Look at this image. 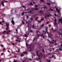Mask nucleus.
Instances as JSON below:
<instances>
[{"label": "nucleus", "instance_id": "obj_1", "mask_svg": "<svg viewBox=\"0 0 62 62\" xmlns=\"http://www.w3.org/2000/svg\"><path fill=\"white\" fill-rule=\"evenodd\" d=\"M56 21H57V19H56L54 20L55 23L54 24V25L55 26V27H57V28H58V26L57 25V23H56Z\"/></svg>", "mask_w": 62, "mask_h": 62}, {"label": "nucleus", "instance_id": "obj_2", "mask_svg": "<svg viewBox=\"0 0 62 62\" xmlns=\"http://www.w3.org/2000/svg\"><path fill=\"white\" fill-rule=\"evenodd\" d=\"M6 25L7 26V27L6 28V31L8 30V29H9V28H8V26H9V24L7 23H6Z\"/></svg>", "mask_w": 62, "mask_h": 62}, {"label": "nucleus", "instance_id": "obj_3", "mask_svg": "<svg viewBox=\"0 0 62 62\" xmlns=\"http://www.w3.org/2000/svg\"><path fill=\"white\" fill-rule=\"evenodd\" d=\"M14 19V18H12V20L11 21V23L12 24H13V25H14V21H13V19Z\"/></svg>", "mask_w": 62, "mask_h": 62}, {"label": "nucleus", "instance_id": "obj_4", "mask_svg": "<svg viewBox=\"0 0 62 62\" xmlns=\"http://www.w3.org/2000/svg\"><path fill=\"white\" fill-rule=\"evenodd\" d=\"M59 33L60 35H62V33L61 34L60 32V31H62V30H61V29H60L59 30Z\"/></svg>", "mask_w": 62, "mask_h": 62}, {"label": "nucleus", "instance_id": "obj_5", "mask_svg": "<svg viewBox=\"0 0 62 62\" xmlns=\"http://www.w3.org/2000/svg\"><path fill=\"white\" fill-rule=\"evenodd\" d=\"M57 51H59V50H60L61 51H62V48H60L59 49H58L56 50Z\"/></svg>", "mask_w": 62, "mask_h": 62}, {"label": "nucleus", "instance_id": "obj_6", "mask_svg": "<svg viewBox=\"0 0 62 62\" xmlns=\"http://www.w3.org/2000/svg\"><path fill=\"white\" fill-rule=\"evenodd\" d=\"M56 8V11H58V13H59V10H58V9L57 8Z\"/></svg>", "mask_w": 62, "mask_h": 62}, {"label": "nucleus", "instance_id": "obj_7", "mask_svg": "<svg viewBox=\"0 0 62 62\" xmlns=\"http://www.w3.org/2000/svg\"><path fill=\"white\" fill-rule=\"evenodd\" d=\"M1 4H2L3 6H4V2L2 1L1 3Z\"/></svg>", "mask_w": 62, "mask_h": 62}, {"label": "nucleus", "instance_id": "obj_8", "mask_svg": "<svg viewBox=\"0 0 62 62\" xmlns=\"http://www.w3.org/2000/svg\"><path fill=\"white\" fill-rule=\"evenodd\" d=\"M61 18H62V19L61 18L59 19V21L60 22H61V21H62V17H61Z\"/></svg>", "mask_w": 62, "mask_h": 62}, {"label": "nucleus", "instance_id": "obj_9", "mask_svg": "<svg viewBox=\"0 0 62 62\" xmlns=\"http://www.w3.org/2000/svg\"><path fill=\"white\" fill-rule=\"evenodd\" d=\"M47 4L48 6H50V3H47Z\"/></svg>", "mask_w": 62, "mask_h": 62}, {"label": "nucleus", "instance_id": "obj_10", "mask_svg": "<svg viewBox=\"0 0 62 62\" xmlns=\"http://www.w3.org/2000/svg\"><path fill=\"white\" fill-rule=\"evenodd\" d=\"M24 56V54H21V57H22V56Z\"/></svg>", "mask_w": 62, "mask_h": 62}, {"label": "nucleus", "instance_id": "obj_11", "mask_svg": "<svg viewBox=\"0 0 62 62\" xmlns=\"http://www.w3.org/2000/svg\"><path fill=\"white\" fill-rule=\"evenodd\" d=\"M53 41H53H53H52V42H51V43H50V44H51L52 43V44H54V43L53 42Z\"/></svg>", "mask_w": 62, "mask_h": 62}, {"label": "nucleus", "instance_id": "obj_12", "mask_svg": "<svg viewBox=\"0 0 62 62\" xmlns=\"http://www.w3.org/2000/svg\"><path fill=\"white\" fill-rule=\"evenodd\" d=\"M47 40H48V41H49L50 43H51V41H50L48 39H47Z\"/></svg>", "mask_w": 62, "mask_h": 62}, {"label": "nucleus", "instance_id": "obj_13", "mask_svg": "<svg viewBox=\"0 0 62 62\" xmlns=\"http://www.w3.org/2000/svg\"><path fill=\"white\" fill-rule=\"evenodd\" d=\"M38 17H37L35 19V20H38Z\"/></svg>", "mask_w": 62, "mask_h": 62}, {"label": "nucleus", "instance_id": "obj_14", "mask_svg": "<svg viewBox=\"0 0 62 62\" xmlns=\"http://www.w3.org/2000/svg\"><path fill=\"white\" fill-rule=\"evenodd\" d=\"M44 26V24H42L41 26V27H43Z\"/></svg>", "mask_w": 62, "mask_h": 62}, {"label": "nucleus", "instance_id": "obj_15", "mask_svg": "<svg viewBox=\"0 0 62 62\" xmlns=\"http://www.w3.org/2000/svg\"><path fill=\"white\" fill-rule=\"evenodd\" d=\"M38 22H39V23H41V21H39V20L38 21Z\"/></svg>", "mask_w": 62, "mask_h": 62}, {"label": "nucleus", "instance_id": "obj_16", "mask_svg": "<svg viewBox=\"0 0 62 62\" xmlns=\"http://www.w3.org/2000/svg\"><path fill=\"white\" fill-rule=\"evenodd\" d=\"M0 24H1V25H3V24L2 23H1V22L0 21Z\"/></svg>", "mask_w": 62, "mask_h": 62}, {"label": "nucleus", "instance_id": "obj_17", "mask_svg": "<svg viewBox=\"0 0 62 62\" xmlns=\"http://www.w3.org/2000/svg\"><path fill=\"white\" fill-rule=\"evenodd\" d=\"M30 4L31 5H32V6H33V5L32 4V3L31 2H30Z\"/></svg>", "mask_w": 62, "mask_h": 62}, {"label": "nucleus", "instance_id": "obj_18", "mask_svg": "<svg viewBox=\"0 0 62 62\" xmlns=\"http://www.w3.org/2000/svg\"><path fill=\"white\" fill-rule=\"evenodd\" d=\"M24 12H23L22 14V15H24Z\"/></svg>", "mask_w": 62, "mask_h": 62}, {"label": "nucleus", "instance_id": "obj_19", "mask_svg": "<svg viewBox=\"0 0 62 62\" xmlns=\"http://www.w3.org/2000/svg\"><path fill=\"white\" fill-rule=\"evenodd\" d=\"M7 35H8V34H9V33H8V31H7Z\"/></svg>", "mask_w": 62, "mask_h": 62}, {"label": "nucleus", "instance_id": "obj_20", "mask_svg": "<svg viewBox=\"0 0 62 62\" xmlns=\"http://www.w3.org/2000/svg\"><path fill=\"white\" fill-rule=\"evenodd\" d=\"M53 40V41H54V42H55V43H56V41L55 40H54L53 39H52Z\"/></svg>", "mask_w": 62, "mask_h": 62}, {"label": "nucleus", "instance_id": "obj_21", "mask_svg": "<svg viewBox=\"0 0 62 62\" xmlns=\"http://www.w3.org/2000/svg\"><path fill=\"white\" fill-rule=\"evenodd\" d=\"M35 9L36 10H38V8H35Z\"/></svg>", "mask_w": 62, "mask_h": 62}, {"label": "nucleus", "instance_id": "obj_22", "mask_svg": "<svg viewBox=\"0 0 62 62\" xmlns=\"http://www.w3.org/2000/svg\"><path fill=\"white\" fill-rule=\"evenodd\" d=\"M47 61H48V62H51V61L50 60H49V61H48V60H47Z\"/></svg>", "mask_w": 62, "mask_h": 62}, {"label": "nucleus", "instance_id": "obj_23", "mask_svg": "<svg viewBox=\"0 0 62 62\" xmlns=\"http://www.w3.org/2000/svg\"><path fill=\"white\" fill-rule=\"evenodd\" d=\"M4 2H5V3H8V1L6 0V1H4Z\"/></svg>", "mask_w": 62, "mask_h": 62}, {"label": "nucleus", "instance_id": "obj_24", "mask_svg": "<svg viewBox=\"0 0 62 62\" xmlns=\"http://www.w3.org/2000/svg\"><path fill=\"white\" fill-rule=\"evenodd\" d=\"M17 60H15L14 61V62H17Z\"/></svg>", "mask_w": 62, "mask_h": 62}, {"label": "nucleus", "instance_id": "obj_25", "mask_svg": "<svg viewBox=\"0 0 62 62\" xmlns=\"http://www.w3.org/2000/svg\"><path fill=\"white\" fill-rule=\"evenodd\" d=\"M1 46L2 47H4V46L3 45L1 44Z\"/></svg>", "mask_w": 62, "mask_h": 62}, {"label": "nucleus", "instance_id": "obj_26", "mask_svg": "<svg viewBox=\"0 0 62 62\" xmlns=\"http://www.w3.org/2000/svg\"><path fill=\"white\" fill-rule=\"evenodd\" d=\"M17 52H20V49H19L17 51Z\"/></svg>", "mask_w": 62, "mask_h": 62}, {"label": "nucleus", "instance_id": "obj_27", "mask_svg": "<svg viewBox=\"0 0 62 62\" xmlns=\"http://www.w3.org/2000/svg\"><path fill=\"white\" fill-rule=\"evenodd\" d=\"M54 15L55 17H56V16H56V14H55Z\"/></svg>", "mask_w": 62, "mask_h": 62}, {"label": "nucleus", "instance_id": "obj_28", "mask_svg": "<svg viewBox=\"0 0 62 62\" xmlns=\"http://www.w3.org/2000/svg\"><path fill=\"white\" fill-rule=\"evenodd\" d=\"M51 30L52 31H54V29H53V28H51Z\"/></svg>", "mask_w": 62, "mask_h": 62}, {"label": "nucleus", "instance_id": "obj_29", "mask_svg": "<svg viewBox=\"0 0 62 62\" xmlns=\"http://www.w3.org/2000/svg\"><path fill=\"white\" fill-rule=\"evenodd\" d=\"M22 7H23L24 8H25V6H22Z\"/></svg>", "mask_w": 62, "mask_h": 62}, {"label": "nucleus", "instance_id": "obj_30", "mask_svg": "<svg viewBox=\"0 0 62 62\" xmlns=\"http://www.w3.org/2000/svg\"><path fill=\"white\" fill-rule=\"evenodd\" d=\"M32 12V11H30L29 12H28V13H31V12Z\"/></svg>", "mask_w": 62, "mask_h": 62}, {"label": "nucleus", "instance_id": "obj_31", "mask_svg": "<svg viewBox=\"0 0 62 62\" xmlns=\"http://www.w3.org/2000/svg\"><path fill=\"white\" fill-rule=\"evenodd\" d=\"M49 23V21H48L46 22V24H48V23Z\"/></svg>", "mask_w": 62, "mask_h": 62}, {"label": "nucleus", "instance_id": "obj_32", "mask_svg": "<svg viewBox=\"0 0 62 62\" xmlns=\"http://www.w3.org/2000/svg\"><path fill=\"white\" fill-rule=\"evenodd\" d=\"M42 52H43V53H44V49H43V50L42 51Z\"/></svg>", "mask_w": 62, "mask_h": 62}, {"label": "nucleus", "instance_id": "obj_33", "mask_svg": "<svg viewBox=\"0 0 62 62\" xmlns=\"http://www.w3.org/2000/svg\"><path fill=\"white\" fill-rule=\"evenodd\" d=\"M50 10H51V11H53V10H54L52 9H50Z\"/></svg>", "mask_w": 62, "mask_h": 62}, {"label": "nucleus", "instance_id": "obj_34", "mask_svg": "<svg viewBox=\"0 0 62 62\" xmlns=\"http://www.w3.org/2000/svg\"><path fill=\"white\" fill-rule=\"evenodd\" d=\"M44 1L43 0H42L41 1V2H43Z\"/></svg>", "mask_w": 62, "mask_h": 62}, {"label": "nucleus", "instance_id": "obj_35", "mask_svg": "<svg viewBox=\"0 0 62 62\" xmlns=\"http://www.w3.org/2000/svg\"><path fill=\"white\" fill-rule=\"evenodd\" d=\"M41 21H43V20H44V19L41 18Z\"/></svg>", "mask_w": 62, "mask_h": 62}, {"label": "nucleus", "instance_id": "obj_36", "mask_svg": "<svg viewBox=\"0 0 62 62\" xmlns=\"http://www.w3.org/2000/svg\"><path fill=\"white\" fill-rule=\"evenodd\" d=\"M26 46H28V44H27V43H26Z\"/></svg>", "mask_w": 62, "mask_h": 62}, {"label": "nucleus", "instance_id": "obj_37", "mask_svg": "<svg viewBox=\"0 0 62 62\" xmlns=\"http://www.w3.org/2000/svg\"><path fill=\"white\" fill-rule=\"evenodd\" d=\"M22 23H23V24H24V22L23 21H22Z\"/></svg>", "mask_w": 62, "mask_h": 62}, {"label": "nucleus", "instance_id": "obj_38", "mask_svg": "<svg viewBox=\"0 0 62 62\" xmlns=\"http://www.w3.org/2000/svg\"><path fill=\"white\" fill-rule=\"evenodd\" d=\"M12 44L14 46V45L15 44L14 43H13Z\"/></svg>", "mask_w": 62, "mask_h": 62}, {"label": "nucleus", "instance_id": "obj_39", "mask_svg": "<svg viewBox=\"0 0 62 62\" xmlns=\"http://www.w3.org/2000/svg\"><path fill=\"white\" fill-rule=\"evenodd\" d=\"M27 35H25V37H27Z\"/></svg>", "mask_w": 62, "mask_h": 62}, {"label": "nucleus", "instance_id": "obj_40", "mask_svg": "<svg viewBox=\"0 0 62 62\" xmlns=\"http://www.w3.org/2000/svg\"><path fill=\"white\" fill-rule=\"evenodd\" d=\"M16 31L17 33H18V31H17V29H16Z\"/></svg>", "mask_w": 62, "mask_h": 62}, {"label": "nucleus", "instance_id": "obj_41", "mask_svg": "<svg viewBox=\"0 0 62 62\" xmlns=\"http://www.w3.org/2000/svg\"><path fill=\"white\" fill-rule=\"evenodd\" d=\"M23 53L24 54H26V52H23Z\"/></svg>", "mask_w": 62, "mask_h": 62}, {"label": "nucleus", "instance_id": "obj_42", "mask_svg": "<svg viewBox=\"0 0 62 62\" xmlns=\"http://www.w3.org/2000/svg\"><path fill=\"white\" fill-rule=\"evenodd\" d=\"M61 47H62V43L61 44Z\"/></svg>", "mask_w": 62, "mask_h": 62}, {"label": "nucleus", "instance_id": "obj_43", "mask_svg": "<svg viewBox=\"0 0 62 62\" xmlns=\"http://www.w3.org/2000/svg\"><path fill=\"white\" fill-rule=\"evenodd\" d=\"M52 57H54V55H52Z\"/></svg>", "mask_w": 62, "mask_h": 62}, {"label": "nucleus", "instance_id": "obj_44", "mask_svg": "<svg viewBox=\"0 0 62 62\" xmlns=\"http://www.w3.org/2000/svg\"><path fill=\"white\" fill-rule=\"evenodd\" d=\"M47 34H48V36L49 37H50V38H51V36H50L49 35V34H48V33Z\"/></svg>", "mask_w": 62, "mask_h": 62}, {"label": "nucleus", "instance_id": "obj_45", "mask_svg": "<svg viewBox=\"0 0 62 62\" xmlns=\"http://www.w3.org/2000/svg\"><path fill=\"white\" fill-rule=\"evenodd\" d=\"M35 7H38V6L35 5Z\"/></svg>", "mask_w": 62, "mask_h": 62}, {"label": "nucleus", "instance_id": "obj_46", "mask_svg": "<svg viewBox=\"0 0 62 62\" xmlns=\"http://www.w3.org/2000/svg\"><path fill=\"white\" fill-rule=\"evenodd\" d=\"M46 32H47V33H48V32L47 29H46Z\"/></svg>", "mask_w": 62, "mask_h": 62}, {"label": "nucleus", "instance_id": "obj_47", "mask_svg": "<svg viewBox=\"0 0 62 62\" xmlns=\"http://www.w3.org/2000/svg\"><path fill=\"white\" fill-rule=\"evenodd\" d=\"M39 55V57L40 56V55Z\"/></svg>", "mask_w": 62, "mask_h": 62}, {"label": "nucleus", "instance_id": "obj_48", "mask_svg": "<svg viewBox=\"0 0 62 62\" xmlns=\"http://www.w3.org/2000/svg\"><path fill=\"white\" fill-rule=\"evenodd\" d=\"M30 50L29 51V52H30V51H31V48H30Z\"/></svg>", "mask_w": 62, "mask_h": 62}, {"label": "nucleus", "instance_id": "obj_49", "mask_svg": "<svg viewBox=\"0 0 62 62\" xmlns=\"http://www.w3.org/2000/svg\"><path fill=\"white\" fill-rule=\"evenodd\" d=\"M16 40V41H18V40L17 39Z\"/></svg>", "mask_w": 62, "mask_h": 62}, {"label": "nucleus", "instance_id": "obj_50", "mask_svg": "<svg viewBox=\"0 0 62 62\" xmlns=\"http://www.w3.org/2000/svg\"><path fill=\"white\" fill-rule=\"evenodd\" d=\"M32 27H33V28H34V24H33V25L32 26Z\"/></svg>", "mask_w": 62, "mask_h": 62}, {"label": "nucleus", "instance_id": "obj_51", "mask_svg": "<svg viewBox=\"0 0 62 62\" xmlns=\"http://www.w3.org/2000/svg\"><path fill=\"white\" fill-rule=\"evenodd\" d=\"M3 53H1V55H3Z\"/></svg>", "mask_w": 62, "mask_h": 62}, {"label": "nucleus", "instance_id": "obj_52", "mask_svg": "<svg viewBox=\"0 0 62 62\" xmlns=\"http://www.w3.org/2000/svg\"><path fill=\"white\" fill-rule=\"evenodd\" d=\"M41 37H42V36H43V34L41 35Z\"/></svg>", "mask_w": 62, "mask_h": 62}, {"label": "nucleus", "instance_id": "obj_53", "mask_svg": "<svg viewBox=\"0 0 62 62\" xmlns=\"http://www.w3.org/2000/svg\"><path fill=\"white\" fill-rule=\"evenodd\" d=\"M44 8H47V7H44Z\"/></svg>", "mask_w": 62, "mask_h": 62}, {"label": "nucleus", "instance_id": "obj_54", "mask_svg": "<svg viewBox=\"0 0 62 62\" xmlns=\"http://www.w3.org/2000/svg\"><path fill=\"white\" fill-rule=\"evenodd\" d=\"M5 50V48H3V50H4H4Z\"/></svg>", "mask_w": 62, "mask_h": 62}, {"label": "nucleus", "instance_id": "obj_55", "mask_svg": "<svg viewBox=\"0 0 62 62\" xmlns=\"http://www.w3.org/2000/svg\"><path fill=\"white\" fill-rule=\"evenodd\" d=\"M57 45V44L56 43L54 45Z\"/></svg>", "mask_w": 62, "mask_h": 62}, {"label": "nucleus", "instance_id": "obj_56", "mask_svg": "<svg viewBox=\"0 0 62 62\" xmlns=\"http://www.w3.org/2000/svg\"><path fill=\"white\" fill-rule=\"evenodd\" d=\"M36 3L35 2H33V4H35Z\"/></svg>", "mask_w": 62, "mask_h": 62}, {"label": "nucleus", "instance_id": "obj_57", "mask_svg": "<svg viewBox=\"0 0 62 62\" xmlns=\"http://www.w3.org/2000/svg\"><path fill=\"white\" fill-rule=\"evenodd\" d=\"M35 38H34V39H33V41H34V40H35Z\"/></svg>", "mask_w": 62, "mask_h": 62}, {"label": "nucleus", "instance_id": "obj_58", "mask_svg": "<svg viewBox=\"0 0 62 62\" xmlns=\"http://www.w3.org/2000/svg\"><path fill=\"white\" fill-rule=\"evenodd\" d=\"M31 20H33V18H31Z\"/></svg>", "mask_w": 62, "mask_h": 62}, {"label": "nucleus", "instance_id": "obj_59", "mask_svg": "<svg viewBox=\"0 0 62 62\" xmlns=\"http://www.w3.org/2000/svg\"><path fill=\"white\" fill-rule=\"evenodd\" d=\"M33 55H34V56H35V54H34V53H33Z\"/></svg>", "mask_w": 62, "mask_h": 62}, {"label": "nucleus", "instance_id": "obj_60", "mask_svg": "<svg viewBox=\"0 0 62 62\" xmlns=\"http://www.w3.org/2000/svg\"><path fill=\"white\" fill-rule=\"evenodd\" d=\"M1 61H2V59H0V62H1Z\"/></svg>", "mask_w": 62, "mask_h": 62}, {"label": "nucleus", "instance_id": "obj_61", "mask_svg": "<svg viewBox=\"0 0 62 62\" xmlns=\"http://www.w3.org/2000/svg\"><path fill=\"white\" fill-rule=\"evenodd\" d=\"M8 52H9H9H9V51H8Z\"/></svg>", "mask_w": 62, "mask_h": 62}, {"label": "nucleus", "instance_id": "obj_62", "mask_svg": "<svg viewBox=\"0 0 62 62\" xmlns=\"http://www.w3.org/2000/svg\"><path fill=\"white\" fill-rule=\"evenodd\" d=\"M27 18H28V16H27Z\"/></svg>", "mask_w": 62, "mask_h": 62}, {"label": "nucleus", "instance_id": "obj_63", "mask_svg": "<svg viewBox=\"0 0 62 62\" xmlns=\"http://www.w3.org/2000/svg\"><path fill=\"white\" fill-rule=\"evenodd\" d=\"M8 32H10L11 31H8Z\"/></svg>", "mask_w": 62, "mask_h": 62}, {"label": "nucleus", "instance_id": "obj_64", "mask_svg": "<svg viewBox=\"0 0 62 62\" xmlns=\"http://www.w3.org/2000/svg\"><path fill=\"white\" fill-rule=\"evenodd\" d=\"M2 23H4V21H2Z\"/></svg>", "mask_w": 62, "mask_h": 62}]
</instances>
